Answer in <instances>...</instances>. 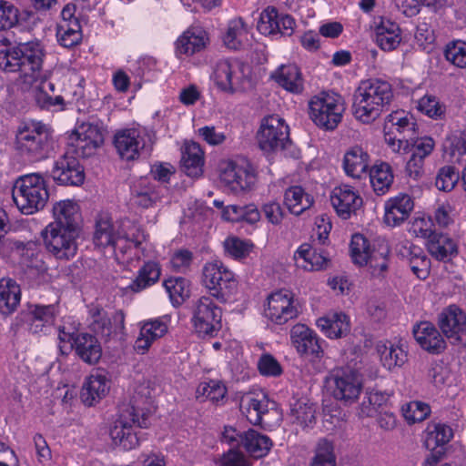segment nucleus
Listing matches in <instances>:
<instances>
[{"label":"nucleus","instance_id":"57","mask_svg":"<svg viewBox=\"0 0 466 466\" xmlns=\"http://www.w3.org/2000/svg\"><path fill=\"white\" fill-rule=\"evenodd\" d=\"M388 122L400 134L412 138L416 131V123L405 112H393L388 116Z\"/></svg>","mask_w":466,"mask_h":466},{"label":"nucleus","instance_id":"38","mask_svg":"<svg viewBox=\"0 0 466 466\" xmlns=\"http://www.w3.org/2000/svg\"><path fill=\"white\" fill-rule=\"evenodd\" d=\"M271 78L289 92L299 94L303 90L302 76L296 65L280 66L271 74Z\"/></svg>","mask_w":466,"mask_h":466},{"label":"nucleus","instance_id":"21","mask_svg":"<svg viewBox=\"0 0 466 466\" xmlns=\"http://www.w3.org/2000/svg\"><path fill=\"white\" fill-rule=\"evenodd\" d=\"M296 266L306 271L324 270L330 259L326 250L313 241L301 244L294 253Z\"/></svg>","mask_w":466,"mask_h":466},{"label":"nucleus","instance_id":"30","mask_svg":"<svg viewBox=\"0 0 466 466\" xmlns=\"http://www.w3.org/2000/svg\"><path fill=\"white\" fill-rule=\"evenodd\" d=\"M413 336L420 346L431 353H440L446 348L442 335L429 321H421L417 324L413 328Z\"/></svg>","mask_w":466,"mask_h":466},{"label":"nucleus","instance_id":"41","mask_svg":"<svg viewBox=\"0 0 466 466\" xmlns=\"http://www.w3.org/2000/svg\"><path fill=\"white\" fill-rule=\"evenodd\" d=\"M21 299L20 287L10 279L0 280V313L9 315L18 307Z\"/></svg>","mask_w":466,"mask_h":466},{"label":"nucleus","instance_id":"1","mask_svg":"<svg viewBox=\"0 0 466 466\" xmlns=\"http://www.w3.org/2000/svg\"><path fill=\"white\" fill-rule=\"evenodd\" d=\"M146 240V235L140 227L128 218L113 222L108 215H99L95 223L93 242L96 247H110L116 259L124 260L132 248Z\"/></svg>","mask_w":466,"mask_h":466},{"label":"nucleus","instance_id":"6","mask_svg":"<svg viewBox=\"0 0 466 466\" xmlns=\"http://www.w3.org/2000/svg\"><path fill=\"white\" fill-rule=\"evenodd\" d=\"M202 283L208 296L221 303L233 299L238 291V279L233 271L220 260L207 262L202 269Z\"/></svg>","mask_w":466,"mask_h":466},{"label":"nucleus","instance_id":"26","mask_svg":"<svg viewBox=\"0 0 466 466\" xmlns=\"http://www.w3.org/2000/svg\"><path fill=\"white\" fill-rule=\"evenodd\" d=\"M396 251L408 262L411 271L418 279H425L429 276L431 260L420 247L404 240L397 245Z\"/></svg>","mask_w":466,"mask_h":466},{"label":"nucleus","instance_id":"2","mask_svg":"<svg viewBox=\"0 0 466 466\" xmlns=\"http://www.w3.org/2000/svg\"><path fill=\"white\" fill-rule=\"evenodd\" d=\"M392 98V87L388 81L363 80L353 94L352 114L358 121L370 124L389 110Z\"/></svg>","mask_w":466,"mask_h":466},{"label":"nucleus","instance_id":"7","mask_svg":"<svg viewBox=\"0 0 466 466\" xmlns=\"http://www.w3.org/2000/svg\"><path fill=\"white\" fill-rule=\"evenodd\" d=\"M248 66L236 59H219L212 66L211 80L218 89L235 93L249 86Z\"/></svg>","mask_w":466,"mask_h":466},{"label":"nucleus","instance_id":"37","mask_svg":"<svg viewBox=\"0 0 466 466\" xmlns=\"http://www.w3.org/2000/svg\"><path fill=\"white\" fill-rule=\"evenodd\" d=\"M317 326L330 339H339L350 331V319L343 312H329L317 320Z\"/></svg>","mask_w":466,"mask_h":466},{"label":"nucleus","instance_id":"14","mask_svg":"<svg viewBox=\"0 0 466 466\" xmlns=\"http://www.w3.org/2000/svg\"><path fill=\"white\" fill-rule=\"evenodd\" d=\"M221 183L234 193L249 189L255 183L252 167L246 160H223L219 165Z\"/></svg>","mask_w":466,"mask_h":466},{"label":"nucleus","instance_id":"43","mask_svg":"<svg viewBox=\"0 0 466 466\" xmlns=\"http://www.w3.org/2000/svg\"><path fill=\"white\" fill-rule=\"evenodd\" d=\"M284 203L290 213L299 216L313 205L314 199L300 186H293L286 189Z\"/></svg>","mask_w":466,"mask_h":466},{"label":"nucleus","instance_id":"64","mask_svg":"<svg viewBox=\"0 0 466 466\" xmlns=\"http://www.w3.org/2000/svg\"><path fill=\"white\" fill-rule=\"evenodd\" d=\"M17 22V8L9 2L0 0V31L12 28Z\"/></svg>","mask_w":466,"mask_h":466},{"label":"nucleus","instance_id":"55","mask_svg":"<svg viewBox=\"0 0 466 466\" xmlns=\"http://www.w3.org/2000/svg\"><path fill=\"white\" fill-rule=\"evenodd\" d=\"M460 179V174L453 166L441 167L436 175L435 187L440 191L451 192L456 187Z\"/></svg>","mask_w":466,"mask_h":466},{"label":"nucleus","instance_id":"61","mask_svg":"<svg viewBox=\"0 0 466 466\" xmlns=\"http://www.w3.org/2000/svg\"><path fill=\"white\" fill-rule=\"evenodd\" d=\"M370 246L362 235L355 234L350 242V254L355 264L363 266L367 262Z\"/></svg>","mask_w":466,"mask_h":466},{"label":"nucleus","instance_id":"9","mask_svg":"<svg viewBox=\"0 0 466 466\" xmlns=\"http://www.w3.org/2000/svg\"><path fill=\"white\" fill-rule=\"evenodd\" d=\"M345 110L340 96L322 92L311 97L309 102L310 119L327 130H333L341 121Z\"/></svg>","mask_w":466,"mask_h":466},{"label":"nucleus","instance_id":"20","mask_svg":"<svg viewBox=\"0 0 466 466\" xmlns=\"http://www.w3.org/2000/svg\"><path fill=\"white\" fill-rule=\"evenodd\" d=\"M58 338L62 342H69L70 348H74L77 356L88 364H95L101 358V346L96 338L90 334L80 333L74 336L59 329Z\"/></svg>","mask_w":466,"mask_h":466},{"label":"nucleus","instance_id":"18","mask_svg":"<svg viewBox=\"0 0 466 466\" xmlns=\"http://www.w3.org/2000/svg\"><path fill=\"white\" fill-rule=\"evenodd\" d=\"M439 327L451 344H461L466 340V313L452 304L442 309L438 318Z\"/></svg>","mask_w":466,"mask_h":466},{"label":"nucleus","instance_id":"54","mask_svg":"<svg viewBox=\"0 0 466 466\" xmlns=\"http://www.w3.org/2000/svg\"><path fill=\"white\" fill-rule=\"evenodd\" d=\"M444 150L457 160L466 154V131L455 130L450 133L443 143Z\"/></svg>","mask_w":466,"mask_h":466},{"label":"nucleus","instance_id":"39","mask_svg":"<svg viewBox=\"0 0 466 466\" xmlns=\"http://www.w3.org/2000/svg\"><path fill=\"white\" fill-rule=\"evenodd\" d=\"M241 446L251 457L258 459L268 453L272 441L268 436L255 430H248L242 432Z\"/></svg>","mask_w":466,"mask_h":466},{"label":"nucleus","instance_id":"24","mask_svg":"<svg viewBox=\"0 0 466 466\" xmlns=\"http://www.w3.org/2000/svg\"><path fill=\"white\" fill-rule=\"evenodd\" d=\"M52 176L63 185L79 186L84 182L85 174L76 157L66 153L54 165Z\"/></svg>","mask_w":466,"mask_h":466},{"label":"nucleus","instance_id":"15","mask_svg":"<svg viewBox=\"0 0 466 466\" xmlns=\"http://www.w3.org/2000/svg\"><path fill=\"white\" fill-rule=\"evenodd\" d=\"M221 309L214 303L212 297L201 296L194 303L192 323L198 333L212 336L221 328Z\"/></svg>","mask_w":466,"mask_h":466},{"label":"nucleus","instance_id":"42","mask_svg":"<svg viewBox=\"0 0 466 466\" xmlns=\"http://www.w3.org/2000/svg\"><path fill=\"white\" fill-rule=\"evenodd\" d=\"M249 30L242 18L229 21L224 36V44L229 49L238 50L248 45Z\"/></svg>","mask_w":466,"mask_h":466},{"label":"nucleus","instance_id":"51","mask_svg":"<svg viewBox=\"0 0 466 466\" xmlns=\"http://www.w3.org/2000/svg\"><path fill=\"white\" fill-rule=\"evenodd\" d=\"M453 436L450 426L442 423H431L426 431L425 445L429 450H435L439 446L448 443Z\"/></svg>","mask_w":466,"mask_h":466},{"label":"nucleus","instance_id":"31","mask_svg":"<svg viewBox=\"0 0 466 466\" xmlns=\"http://www.w3.org/2000/svg\"><path fill=\"white\" fill-rule=\"evenodd\" d=\"M110 389V380L103 370L90 374L84 383L81 398L85 404L92 406L106 396Z\"/></svg>","mask_w":466,"mask_h":466},{"label":"nucleus","instance_id":"22","mask_svg":"<svg viewBox=\"0 0 466 466\" xmlns=\"http://www.w3.org/2000/svg\"><path fill=\"white\" fill-rule=\"evenodd\" d=\"M330 203L339 217L348 219L363 204L360 193L348 185L336 187L329 196Z\"/></svg>","mask_w":466,"mask_h":466},{"label":"nucleus","instance_id":"13","mask_svg":"<svg viewBox=\"0 0 466 466\" xmlns=\"http://www.w3.org/2000/svg\"><path fill=\"white\" fill-rule=\"evenodd\" d=\"M328 382L334 399L343 405L353 404L363 388L360 375L351 370L335 371L329 377Z\"/></svg>","mask_w":466,"mask_h":466},{"label":"nucleus","instance_id":"27","mask_svg":"<svg viewBox=\"0 0 466 466\" xmlns=\"http://www.w3.org/2000/svg\"><path fill=\"white\" fill-rule=\"evenodd\" d=\"M414 208L412 198L400 193L389 198L384 205V222L390 227L402 224L410 215Z\"/></svg>","mask_w":466,"mask_h":466},{"label":"nucleus","instance_id":"36","mask_svg":"<svg viewBox=\"0 0 466 466\" xmlns=\"http://www.w3.org/2000/svg\"><path fill=\"white\" fill-rule=\"evenodd\" d=\"M369 166L370 156L360 147H352L344 155L343 167L349 177L361 178L367 175Z\"/></svg>","mask_w":466,"mask_h":466},{"label":"nucleus","instance_id":"4","mask_svg":"<svg viewBox=\"0 0 466 466\" xmlns=\"http://www.w3.org/2000/svg\"><path fill=\"white\" fill-rule=\"evenodd\" d=\"M135 426L139 428L148 426L147 413L138 407L137 399L119 406L117 417L109 431L114 444L126 451L136 448L139 440L134 431Z\"/></svg>","mask_w":466,"mask_h":466},{"label":"nucleus","instance_id":"53","mask_svg":"<svg viewBox=\"0 0 466 466\" xmlns=\"http://www.w3.org/2000/svg\"><path fill=\"white\" fill-rule=\"evenodd\" d=\"M227 394L226 386L219 380H210L198 385L196 395L202 401L210 400L218 402L222 400Z\"/></svg>","mask_w":466,"mask_h":466},{"label":"nucleus","instance_id":"35","mask_svg":"<svg viewBox=\"0 0 466 466\" xmlns=\"http://www.w3.org/2000/svg\"><path fill=\"white\" fill-rule=\"evenodd\" d=\"M269 401L263 392L245 394L240 400V409L246 413L250 423L260 424L263 416L268 411Z\"/></svg>","mask_w":466,"mask_h":466},{"label":"nucleus","instance_id":"33","mask_svg":"<svg viewBox=\"0 0 466 466\" xmlns=\"http://www.w3.org/2000/svg\"><path fill=\"white\" fill-rule=\"evenodd\" d=\"M58 310L56 305H33L25 315L29 329L33 333L44 332L54 325Z\"/></svg>","mask_w":466,"mask_h":466},{"label":"nucleus","instance_id":"62","mask_svg":"<svg viewBox=\"0 0 466 466\" xmlns=\"http://www.w3.org/2000/svg\"><path fill=\"white\" fill-rule=\"evenodd\" d=\"M279 13L275 7L268 6L260 14L258 22V30L265 35H274V31L278 29L277 21L279 19Z\"/></svg>","mask_w":466,"mask_h":466},{"label":"nucleus","instance_id":"32","mask_svg":"<svg viewBox=\"0 0 466 466\" xmlns=\"http://www.w3.org/2000/svg\"><path fill=\"white\" fill-rule=\"evenodd\" d=\"M54 221L61 228L80 231L81 214L78 204L71 199L56 202L53 207Z\"/></svg>","mask_w":466,"mask_h":466},{"label":"nucleus","instance_id":"34","mask_svg":"<svg viewBox=\"0 0 466 466\" xmlns=\"http://www.w3.org/2000/svg\"><path fill=\"white\" fill-rule=\"evenodd\" d=\"M375 41L384 51L396 49L400 42V29L398 24L384 17L375 22Z\"/></svg>","mask_w":466,"mask_h":466},{"label":"nucleus","instance_id":"16","mask_svg":"<svg viewBox=\"0 0 466 466\" xmlns=\"http://www.w3.org/2000/svg\"><path fill=\"white\" fill-rule=\"evenodd\" d=\"M289 141V126L278 115L264 117L258 132V142L260 148L270 152L283 149Z\"/></svg>","mask_w":466,"mask_h":466},{"label":"nucleus","instance_id":"19","mask_svg":"<svg viewBox=\"0 0 466 466\" xmlns=\"http://www.w3.org/2000/svg\"><path fill=\"white\" fill-rule=\"evenodd\" d=\"M91 329L102 338L110 339L125 328V315L119 311L108 314L104 309L93 306L89 309Z\"/></svg>","mask_w":466,"mask_h":466},{"label":"nucleus","instance_id":"59","mask_svg":"<svg viewBox=\"0 0 466 466\" xmlns=\"http://www.w3.org/2000/svg\"><path fill=\"white\" fill-rule=\"evenodd\" d=\"M386 401V396L378 391L366 392L359 409L360 417H372L378 407Z\"/></svg>","mask_w":466,"mask_h":466},{"label":"nucleus","instance_id":"5","mask_svg":"<svg viewBox=\"0 0 466 466\" xmlns=\"http://www.w3.org/2000/svg\"><path fill=\"white\" fill-rule=\"evenodd\" d=\"M12 198L21 213L33 215L46 207L49 193L43 177L32 173L21 176L15 181Z\"/></svg>","mask_w":466,"mask_h":466},{"label":"nucleus","instance_id":"48","mask_svg":"<svg viewBox=\"0 0 466 466\" xmlns=\"http://www.w3.org/2000/svg\"><path fill=\"white\" fill-rule=\"evenodd\" d=\"M377 350L382 365L389 370L402 366L406 361L407 354L399 345L381 343L377 346Z\"/></svg>","mask_w":466,"mask_h":466},{"label":"nucleus","instance_id":"3","mask_svg":"<svg viewBox=\"0 0 466 466\" xmlns=\"http://www.w3.org/2000/svg\"><path fill=\"white\" fill-rule=\"evenodd\" d=\"M46 51L39 41L19 43L15 46L0 50V69L19 73L25 82L33 84L41 77Z\"/></svg>","mask_w":466,"mask_h":466},{"label":"nucleus","instance_id":"8","mask_svg":"<svg viewBox=\"0 0 466 466\" xmlns=\"http://www.w3.org/2000/svg\"><path fill=\"white\" fill-rule=\"evenodd\" d=\"M50 132L38 121L23 122L16 132V148L20 154L31 159L43 158L48 149Z\"/></svg>","mask_w":466,"mask_h":466},{"label":"nucleus","instance_id":"46","mask_svg":"<svg viewBox=\"0 0 466 466\" xmlns=\"http://www.w3.org/2000/svg\"><path fill=\"white\" fill-rule=\"evenodd\" d=\"M428 250L438 260L450 259L457 253L455 241L448 235L437 233L428 241Z\"/></svg>","mask_w":466,"mask_h":466},{"label":"nucleus","instance_id":"29","mask_svg":"<svg viewBox=\"0 0 466 466\" xmlns=\"http://www.w3.org/2000/svg\"><path fill=\"white\" fill-rule=\"evenodd\" d=\"M163 187L149 177H140L131 187L132 200L143 208L153 207L162 197Z\"/></svg>","mask_w":466,"mask_h":466},{"label":"nucleus","instance_id":"60","mask_svg":"<svg viewBox=\"0 0 466 466\" xmlns=\"http://www.w3.org/2000/svg\"><path fill=\"white\" fill-rule=\"evenodd\" d=\"M445 58L457 67H466V42L453 41L446 46Z\"/></svg>","mask_w":466,"mask_h":466},{"label":"nucleus","instance_id":"40","mask_svg":"<svg viewBox=\"0 0 466 466\" xmlns=\"http://www.w3.org/2000/svg\"><path fill=\"white\" fill-rule=\"evenodd\" d=\"M182 167L188 177H198L203 172L204 153L196 142L185 144L182 151Z\"/></svg>","mask_w":466,"mask_h":466},{"label":"nucleus","instance_id":"12","mask_svg":"<svg viewBox=\"0 0 466 466\" xmlns=\"http://www.w3.org/2000/svg\"><path fill=\"white\" fill-rule=\"evenodd\" d=\"M77 230L48 224L41 232L44 245L56 259L69 260L77 251Z\"/></svg>","mask_w":466,"mask_h":466},{"label":"nucleus","instance_id":"44","mask_svg":"<svg viewBox=\"0 0 466 466\" xmlns=\"http://www.w3.org/2000/svg\"><path fill=\"white\" fill-rule=\"evenodd\" d=\"M161 275V268L158 262L149 260L144 263L139 268L137 278L128 285L134 292H139L155 283H157Z\"/></svg>","mask_w":466,"mask_h":466},{"label":"nucleus","instance_id":"25","mask_svg":"<svg viewBox=\"0 0 466 466\" xmlns=\"http://www.w3.org/2000/svg\"><path fill=\"white\" fill-rule=\"evenodd\" d=\"M168 322L167 316L141 322L139 336L134 345L135 350L138 354H145L155 340L162 338L167 332Z\"/></svg>","mask_w":466,"mask_h":466},{"label":"nucleus","instance_id":"10","mask_svg":"<svg viewBox=\"0 0 466 466\" xmlns=\"http://www.w3.org/2000/svg\"><path fill=\"white\" fill-rule=\"evenodd\" d=\"M105 134L103 122L91 117L76 125L68 137V144L75 148L76 156L88 157L104 144Z\"/></svg>","mask_w":466,"mask_h":466},{"label":"nucleus","instance_id":"58","mask_svg":"<svg viewBox=\"0 0 466 466\" xmlns=\"http://www.w3.org/2000/svg\"><path fill=\"white\" fill-rule=\"evenodd\" d=\"M401 412L409 424L424 420L431 412L429 405L420 401H410L401 407Z\"/></svg>","mask_w":466,"mask_h":466},{"label":"nucleus","instance_id":"11","mask_svg":"<svg viewBox=\"0 0 466 466\" xmlns=\"http://www.w3.org/2000/svg\"><path fill=\"white\" fill-rule=\"evenodd\" d=\"M154 143V133L146 127L118 130L114 137V146L118 156L127 161L137 159L142 152L151 149Z\"/></svg>","mask_w":466,"mask_h":466},{"label":"nucleus","instance_id":"52","mask_svg":"<svg viewBox=\"0 0 466 466\" xmlns=\"http://www.w3.org/2000/svg\"><path fill=\"white\" fill-rule=\"evenodd\" d=\"M56 37L59 44L66 48L78 45L82 40V32L79 23L66 24L59 23L57 25Z\"/></svg>","mask_w":466,"mask_h":466},{"label":"nucleus","instance_id":"23","mask_svg":"<svg viewBox=\"0 0 466 466\" xmlns=\"http://www.w3.org/2000/svg\"><path fill=\"white\" fill-rule=\"evenodd\" d=\"M290 341L300 356L320 358L323 354L320 339L312 329L304 324H296L292 327Z\"/></svg>","mask_w":466,"mask_h":466},{"label":"nucleus","instance_id":"47","mask_svg":"<svg viewBox=\"0 0 466 466\" xmlns=\"http://www.w3.org/2000/svg\"><path fill=\"white\" fill-rule=\"evenodd\" d=\"M315 414V405L306 399L296 400L290 404V416L302 428L312 427L316 420Z\"/></svg>","mask_w":466,"mask_h":466},{"label":"nucleus","instance_id":"49","mask_svg":"<svg viewBox=\"0 0 466 466\" xmlns=\"http://www.w3.org/2000/svg\"><path fill=\"white\" fill-rule=\"evenodd\" d=\"M222 218L227 221H247L248 223L254 224L259 220L260 212L254 205L245 207L229 205L223 208Z\"/></svg>","mask_w":466,"mask_h":466},{"label":"nucleus","instance_id":"56","mask_svg":"<svg viewBox=\"0 0 466 466\" xmlns=\"http://www.w3.org/2000/svg\"><path fill=\"white\" fill-rule=\"evenodd\" d=\"M310 466H336V456L330 441L322 439L318 442Z\"/></svg>","mask_w":466,"mask_h":466},{"label":"nucleus","instance_id":"45","mask_svg":"<svg viewBox=\"0 0 466 466\" xmlns=\"http://www.w3.org/2000/svg\"><path fill=\"white\" fill-rule=\"evenodd\" d=\"M371 187L377 195H384L393 183V173L387 163L374 165L369 173Z\"/></svg>","mask_w":466,"mask_h":466},{"label":"nucleus","instance_id":"17","mask_svg":"<svg viewBox=\"0 0 466 466\" xmlns=\"http://www.w3.org/2000/svg\"><path fill=\"white\" fill-rule=\"evenodd\" d=\"M299 313L298 303L290 290L280 289L268 296L265 316L271 322L283 325L297 318Z\"/></svg>","mask_w":466,"mask_h":466},{"label":"nucleus","instance_id":"50","mask_svg":"<svg viewBox=\"0 0 466 466\" xmlns=\"http://www.w3.org/2000/svg\"><path fill=\"white\" fill-rule=\"evenodd\" d=\"M173 305H181L189 297V281L181 277L166 279L163 283Z\"/></svg>","mask_w":466,"mask_h":466},{"label":"nucleus","instance_id":"28","mask_svg":"<svg viewBox=\"0 0 466 466\" xmlns=\"http://www.w3.org/2000/svg\"><path fill=\"white\" fill-rule=\"evenodd\" d=\"M208 35L200 26H191L187 29L176 41L175 52L177 56H189L206 48Z\"/></svg>","mask_w":466,"mask_h":466},{"label":"nucleus","instance_id":"63","mask_svg":"<svg viewBox=\"0 0 466 466\" xmlns=\"http://www.w3.org/2000/svg\"><path fill=\"white\" fill-rule=\"evenodd\" d=\"M225 251L234 258H242L248 256L252 244L237 237H229L224 241Z\"/></svg>","mask_w":466,"mask_h":466}]
</instances>
